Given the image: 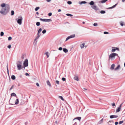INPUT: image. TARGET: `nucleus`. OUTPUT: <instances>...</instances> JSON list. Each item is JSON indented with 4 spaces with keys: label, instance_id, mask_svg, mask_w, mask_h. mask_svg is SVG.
Returning <instances> with one entry per match:
<instances>
[{
    "label": "nucleus",
    "instance_id": "cd10ccee",
    "mask_svg": "<svg viewBox=\"0 0 125 125\" xmlns=\"http://www.w3.org/2000/svg\"><path fill=\"white\" fill-rule=\"evenodd\" d=\"M24 76H25V75L24 74H23V75L20 74L19 76L18 77L20 78H22L23 77H24Z\"/></svg>",
    "mask_w": 125,
    "mask_h": 125
},
{
    "label": "nucleus",
    "instance_id": "a19ab883",
    "mask_svg": "<svg viewBox=\"0 0 125 125\" xmlns=\"http://www.w3.org/2000/svg\"><path fill=\"white\" fill-rule=\"evenodd\" d=\"M52 13L51 12H49L48 14V15L49 16H52Z\"/></svg>",
    "mask_w": 125,
    "mask_h": 125
},
{
    "label": "nucleus",
    "instance_id": "69168bd1",
    "mask_svg": "<svg viewBox=\"0 0 125 125\" xmlns=\"http://www.w3.org/2000/svg\"><path fill=\"white\" fill-rule=\"evenodd\" d=\"M63 81H64L66 80V79H62Z\"/></svg>",
    "mask_w": 125,
    "mask_h": 125
},
{
    "label": "nucleus",
    "instance_id": "052dcab7",
    "mask_svg": "<svg viewBox=\"0 0 125 125\" xmlns=\"http://www.w3.org/2000/svg\"><path fill=\"white\" fill-rule=\"evenodd\" d=\"M13 87V86H12L10 88V90H11V89H12Z\"/></svg>",
    "mask_w": 125,
    "mask_h": 125
},
{
    "label": "nucleus",
    "instance_id": "c85d7f7f",
    "mask_svg": "<svg viewBox=\"0 0 125 125\" xmlns=\"http://www.w3.org/2000/svg\"><path fill=\"white\" fill-rule=\"evenodd\" d=\"M11 16H13L14 15V10H12L11 11Z\"/></svg>",
    "mask_w": 125,
    "mask_h": 125
},
{
    "label": "nucleus",
    "instance_id": "4d7b16f0",
    "mask_svg": "<svg viewBox=\"0 0 125 125\" xmlns=\"http://www.w3.org/2000/svg\"><path fill=\"white\" fill-rule=\"evenodd\" d=\"M118 122H116L115 123V125H117L118 124Z\"/></svg>",
    "mask_w": 125,
    "mask_h": 125
},
{
    "label": "nucleus",
    "instance_id": "6ab92c4d",
    "mask_svg": "<svg viewBox=\"0 0 125 125\" xmlns=\"http://www.w3.org/2000/svg\"><path fill=\"white\" fill-rule=\"evenodd\" d=\"M10 96H11V97H12V96L16 97V94L14 93H11V94Z\"/></svg>",
    "mask_w": 125,
    "mask_h": 125
},
{
    "label": "nucleus",
    "instance_id": "7c9ffc66",
    "mask_svg": "<svg viewBox=\"0 0 125 125\" xmlns=\"http://www.w3.org/2000/svg\"><path fill=\"white\" fill-rule=\"evenodd\" d=\"M36 24L37 26H39L40 25V22H36Z\"/></svg>",
    "mask_w": 125,
    "mask_h": 125
},
{
    "label": "nucleus",
    "instance_id": "c756f323",
    "mask_svg": "<svg viewBox=\"0 0 125 125\" xmlns=\"http://www.w3.org/2000/svg\"><path fill=\"white\" fill-rule=\"evenodd\" d=\"M66 15L67 16L70 17H72L73 16V15L69 13H67L66 14Z\"/></svg>",
    "mask_w": 125,
    "mask_h": 125
},
{
    "label": "nucleus",
    "instance_id": "774afa93",
    "mask_svg": "<svg viewBox=\"0 0 125 125\" xmlns=\"http://www.w3.org/2000/svg\"><path fill=\"white\" fill-rule=\"evenodd\" d=\"M122 1L123 2H125V0H122Z\"/></svg>",
    "mask_w": 125,
    "mask_h": 125
},
{
    "label": "nucleus",
    "instance_id": "338daca9",
    "mask_svg": "<svg viewBox=\"0 0 125 125\" xmlns=\"http://www.w3.org/2000/svg\"><path fill=\"white\" fill-rule=\"evenodd\" d=\"M55 123L56 124H58V122H57V121H56L55 122Z\"/></svg>",
    "mask_w": 125,
    "mask_h": 125
},
{
    "label": "nucleus",
    "instance_id": "f03ea898",
    "mask_svg": "<svg viewBox=\"0 0 125 125\" xmlns=\"http://www.w3.org/2000/svg\"><path fill=\"white\" fill-rule=\"evenodd\" d=\"M9 103L11 105H13L14 104L15 105L18 104L19 103V99L16 97L11 98L9 100Z\"/></svg>",
    "mask_w": 125,
    "mask_h": 125
},
{
    "label": "nucleus",
    "instance_id": "a878e982",
    "mask_svg": "<svg viewBox=\"0 0 125 125\" xmlns=\"http://www.w3.org/2000/svg\"><path fill=\"white\" fill-rule=\"evenodd\" d=\"M100 13L101 14H104L105 13V11L104 10H101L100 11Z\"/></svg>",
    "mask_w": 125,
    "mask_h": 125
},
{
    "label": "nucleus",
    "instance_id": "864d4df0",
    "mask_svg": "<svg viewBox=\"0 0 125 125\" xmlns=\"http://www.w3.org/2000/svg\"><path fill=\"white\" fill-rule=\"evenodd\" d=\"M112 106L113 107L115 106V103H112Z\"/></svg>",
    "mask_w": 125,
    "mask_h": 125
},
{
    "label": "nucleus",
    "instance_id": "393cba45",
    "mask_svg": "<svg viewBox=\"0 0 125 125\" xmlns=\"http://www.w3.org/2000/svg\"><path fill=\"white\" fill-rule=\"evenodd\" d=\"M120 25L122 26H123L124 25V23L123 22H122V21H120Z\"/></svg>",
    "mask_w": 125,
    "mask_h": 125
},
{
    "label": "nucleus",
    "instance_id": "423d86ee",
    "mask_svg": "<svg viewBox=\"0 0 125 125\" xmlns=\"http://www.w3.org/2000/svg\"><path fill=\"white\" fill-rule=\"evenodd\" d=\"M40 21L44 22H49L52 21V20L50 19L40 18Z\"/></svg>",
    "mask_w": 125,
    "mask_h": 125
},
{
    "label": "nucleus",
    "instance_id": "4c0bfd02",
    "mask_svg": "<svg viewBox=\"0 0 125 125\" xmlns=\"http://www.w3.org/2000/svg\"><path fill=\"white\" fill-rule=\"evenodd\" d=\"M98 25V24L97 23H94L93 24V25L94 26H97Z\"/></svg>",
    "mask_w": 125,
    "mask_h": 125
},
{
    "label": "nucleus",
    "instance_id": "bb28decb",
    "mask_svg": "<svg viewBox=\"0 0 125 125\" xmlns=\"http://www.w3.org/2000/svg\"><path fill=\"white\" fill-rule=\"evenodd\" d=\"M113 49L112 50V52H114L116 51L115 49V47H112Z\"/></svg>",
    "mask_w": 125,
    "mask_h": 125
},
{
    "label": "nucleus",
    "instance_id": "f704fd0d",
    "mask_svg": "<svg viewBox=\"0 0 125 125\" xmlns=\"http://www.w3.org/2000/svg\"><path fill=\"white\" fill-rule=\"evenodd\" d=\"M40 36V35H39V34L37 33V36L35 38L37 39L39 38Z\"/></svg>",
    "mask_w": 125,
    "mask_h": 125
},
{
    "label": "nucleus",
    "instance_id": "9d476101",
    "mask_svg": "<svg viewBox=\"0 0 125 125\" xmlns=\"http://www.w3.org/2000/svg\"><path fill=\"white\" fill-rule=\"evenodd\" d=\"M46 83L49 87H51V85L50 82L49 80H47L46 81Z\"/></svg>",
    "mask_w": 125,
    "mask_h": 125
},
{
    "label": "nucleus",
    "instance_id": "f257e3e1",
    "mask_svg": "<svg viewBox=\"0 0 125 125\" xmlns=\"http://www.w3.org/2000/svg\"><path fill=\"white\" fill-rule=\"evenodd\" d=\"M0 6L2 8L0 13L3 15H5L9 11L10 8L8 4H6L4 3H2Z\"/></svg>",
    "mask_w": 125,
    "mask_h": 125
},
{
    "label": "nucleus",
    "instance_id": "bf43d9fd",
    "mask_svg": "<svg viewBox=\"0 0 125 125\" xmlns=\"http://www.w3.org/2000/svg\"><path fill=\"white\" fill-rule=\"evenodd\" d=\"M73 78H78V76H75Z\"/></svg>",
    "mask_w": 125,
    "mask_h": 125
},
{
    "label": "nucleus",
    "instance_id": "5701e85b",
    "mask_svg": "<svg viewBox=\"0 0 125 125\" xmlns=\"http://www.w3.org/2000/svg\"><path fill=\"white\" fill-rule=\"evenodd\" d=\"M117 4H118V3L115 4V5H113V6L111 7H110L111 9H113V8H115L116 6L117 5Z\"/></svg>",
    "mask_w": 125,
    "mask_h": 125
},
{
    "label": "nucleus",
    "instance_id": "1a4fd4ad",
    "mask_svg": "<svg viewBox=\"0 0 125 125\" xmlns=\"http://www.w3.org/2000/svg\"><path fill=\"white\" fill-rule=\"evenodd\" d=\"M86 3H87V2L85 1H79V4L80 5H82L83 4H85Z\"/></svg>",
    "mask_w": 125,
    "mask_h": 125
},
{
    "label": "nucleus",
    "instance_id": "4468645a",
    "mask_svg": "<svg viewBox=\"0 0 125 125\" xmlns=\"http://www.w3.org/2000/svg\"><path fill=\"white\" fill-rule=\"evenodd\" d=\"M121 108L119 107H118L116 110V112L117 113L120 112L121 109Z\"/></svg>",
    "mask_w": 125,
    "mask_h": 125
},
{
    "label": "nucleus",
    "instance_id": "0e129e2a",
    "mask_svg": "<svg viewBox=\"0 0 125 125\" xmlns=\"http://www.w3.org/2000/svg\"><path fill=\"white\" fill-rule=\"evenodd\" d=\"M51 0H47L46 1L47 2H50Z\"/></svg>",
    "mask_w": 125,
    "mask_h": 125
},
{
    "label": "nucleus",
    "instance_id": "13d9d810",
    "mask_svg": "<svg viewBox=\"0 0 125 125\" xmlns=\"http://www.w3.org/2000/svg\"><path fill=\"white\" fill-rule=\"evenodd\" d=\"M75 80L77 81H78L79 80V79H75Z\"/></svg>",
    "mask_w": 125,
    "mask_h": 125
},
{
    "label": "nucleus",
    "instance_id": "5fc2aeb1",
    "mask_svg": "<svg viewBox=\"0 0 125 125\" xmlns=\"http://www.w3.org/2000/svg\"><path fill=\"white\" fill-rule=\"evenodd\" d=\"M103 119H102L101 120V122H100V124H101V123H102L103 122Z\"/></svg>",
    "mask_w": 125,
    "mask_h": 125
},
{
    "label": "nucleus",
    "instance_id": "f8f14e48",
    "mask_svg": "<svg viewBox=\"0 0 125 125\" xmlns=\"http://www.w3.org/2000/svg\"><path fill=\"white\" fill-rule=\"evenodd\" d=\"M115 67V64H112L110 67V69L111 70H113L114 69V67Z\"/></svg>",
    "mask_w": 125,
    "mask_h": 125
},
{
    "label": "nucleus",
    "instance_id": "c03bdc74",
    "mask_svg": "<svg viewBox=\"0 0 125 125\" xmlns=\"http://www.w3.org/2000/svg\"><path fill=\"white\" fill-rule=\"evenodd\" d=\"M104 34H109V32L107 31H104Z\"/></svg>",
    "mask_w": 125,
    "mask_h": 125
},
{
    "label": "nucleus",
    "instance_id": "79ce46f5",
    "mask_svg": "<svg viewBox=\"0 0 125 125\" xmlns=\"http://www.w3.org/2000/svg\"><path fill=\"white\" fill-rule=\"evenodd\" d=\"M11 78H16V76L14 75H12L11 76Z\"/></svg>",
    "mask_w": 125,
    "mask_h": 125
},
{
    "label": "nucleus",
    "instance_id": "09e8293b",
    "mask_svg": "<svg viewBox=\"0 0 125 125\" xmlns=\"http://www.w3.org/2000/svg\"><path fill=\"white\" fill-rule=\"evenodd\" d=\"M83 90L84 91H86L87 90V89L84 88H83Z\"/></svg>",
    "mask_w": 125,
    "mask_h": 125
},
{
    "label": "nucleus",
    "instance_id": "8fccbe9b",
    "mask_svg": "<svg viewBox=\"0 0 125 125\" xmlns=\"http://www.w3.org/2000/svg\"><path fill=\"white\" fill-rule=\"evenodd\" d=\"M25 75L26 76H29V74L27 73H25Z\"/></svg>",
    "mask_w": 125,
    "mask_h": 125
},
{
    "label": "nucleus",
    "instance_id": "e433bc0d",
    "mask_svg": "<svg viewBox=\"0 0 125 125\" xmlns=\"http://www.w3.org/2000/svg\"><path fill=\"white\" fill-rule=\"evenodd\" d=\"M4 35V33L3 32L1 31L0 33V35L1 36H3Z\"/></svg>",
    "mask_w": 125,
    "mask_h": 125
},
{
    "label": "nucleus",
    "instance_id": "39448f33",
    "mask_svg": "<svg viewBox=\"0 0 125 125\" xmlns=\"http://www.w3.org/2000/svg\"><path fill=\"white\" fill-rule=\"evenodd\" d=\"M23 18L21 16H20L17 18V23L19 25H21L22 24V21Z\"/></svg>",
    "mask_w": 125,
    "mask_h": 125
},
{
    "label": "nucleus",
    "instance_id": "37998d69",
    "mask_svg": "<svg viewBox=\"0 0 125 125\" xmlns=\"http://www.w3.org/2000/svg\"><path fill=\"white\" fill-rule=\"evenodd\" d=\"M11 45H10H10H9L8 46H7L8 48L9 49H10V48H11Z\"/></svg>",
    "mask_w": 125,
    "mask_h": 125
},
{
    "label": "nucleus",
    "instance_id": "473e14b6",
    "mask_svg": "<svg viewBox=\"0 0 125 125\" xmlns=\"http://www.w3.org/2000/svg\"><path fill=\"white\" fill-rule=\"evenodd\" d=\"M45 54L46 55L47 57L48 58L49 57V55H48V52H46V53H45Z\"/></svg>",
    "mask_w": 125,
    "mask_h": 125
},
{
    "label": "nucleus",
    "instance_id": "3c124183",
    "mask_svg": "<svg viewBox=\"0 0 125 125\" xmlns=\"http://www.w3.org/2000/svg\"><path fill=\"white\" fill-rule=\"evenodd\" d=\"M24 54H22L21 56V58H22V59H23L24 58Z\"/></svg>",
    "mask_w": 125,
    "mask_h": 125
},
{
    "label": "nucleus",
    "instance_id": "e2e57ef3",
    "mask_svg": "<svg viewBox=\"0 0 125 125\" xmlns=\"http://www.w3.org/2000/svg\"><path fill=\"white\" fill-rule=\"evenodd\" d=\"M122 103L120 105H119V107H121H121H122Z\"/></svg>",
    "mask_w": 125,
    "mask_h": 125
},
{
    "label": "nucleus",
    "instance_id": "c9c22d12",
    "mask_svg": "<svg viewBox=\"0 0 125 125\" xmlns=\"http://www.w3.org/2000/svg\"><path fill=\"white\" fill-rule=\"evenodd\" d=\"M67 3L68 4L71 5L72 4V2L71 1H68L67 2Z\"/></svg>",
    "mask_w": 125,
    "mask_h": 125
},
{
    "label": "nucleus",
    "instance_id": "ddd939ff",
    "mask_svg": "<svg viewBox=\"0 0 125 125\" xmlns=\"http://www.w3.org/2000/svg\"><path fill=\"white\" fill-rule=\"evenodd\" d=\"M118 117V116L115 115H111L110 116V117L111 118H117Z\"/></svg>",
    "mask_w": 125,
    "mask_h": 125
},
{
    "label": "nucleus",
    "instance_id": "72a5a7b5",
    "mask_svg": "<svg viewBox=\"0 0 125 125\" xmlns=\"http://www.w3.org/2000/svg\"><path fill=\"white\" fill-rule=\"evenodd\" d=\"M40 9V7H36L35 9V11H37Z\"/></svg>",
    "mask_w": 125,
    "mask_h": 125
},
{
    "label": "nucleus",
    "instance_id": "49530a36",
    "mask_svg": "<svg viewBox=\"0 0 125 125\" xmlns=\"http://www.w3.org/2000/svg\"><path fill=\"white\" fill-rule=\"evenodd\" d=\"M62 47H60L58 49L59 51H61L62 50Z\"/></svg>",
    "mask_w": 125,
    "mask_h": 125
},
{
    "label": "nucleus",
    "instance_id": "aec40b11",
    "mask_svg": "<svg viewBox=\"0 0 125 125\" xmlns=\"http://www.w3.org/2000/svg\"><path fill=\"white\" fill-rule=\"evenodd\" d=\"M81 118L80 117H76L75 118H74L73 119V120L74 121L76 119H77L79 120H81Z\"/></svg>",
    "mask_w": 125,
    "mask_h": 125
},
{
    "label": "nucleus",
    "instance_id": "f3484780",
    "mask_svg": "<svg viewBox=\"0 0 125 125\" xmlns=\"http://www.w3.org/2000/svg\"><path fill=\"white\" fill-rule=\"evenodd\" d=\"M120 67V65H118L116 67L115 69V71H117L119 69Z\"/></svg>",
    "mask_w": 125,
    "mask_h": 125
},
{
    "label": "nucleus",
    "instance_id": "2f4dec72",
    "mask_svg": "<svg viewBox=\"0 0 125 125\" xmlns=\"http://www.w3.org/2000/svg\"><path fill=\"white\" fill-rule=\"evenodd\" d=\"M46 31L45 29L43 30L42 31V33L43 34H44L46 32Z\"/></svg>",
    "mask_w": 125,
    "mask_h": 125
},
{
    "label": "nucleus",
    "instance_id": "7ed1b4c3",
    "mask_svg": "<svg viewBox=\"0 0 125 125\" xmlns=\"http://www.w3.org/2000/svg\"><path fill=\"white\" fill-rule=\"evenodd\" d=\"M28 62L27 59H26L23 62V67L24 70L25 69V67L28 66Z\"/></svg>",
    "mask_w": 125,
    "mask_h": 125
},
{
    "label": "nucleus",
    "instance_id": "4be33fe9",
    "mask_svg": "<svg viewBox=\"0 0 125 125\" xmlns=\"http://www.w3.org/2000/svg\"><path fill=\"white\" fill-rule=\"evenodd\" d=\"M42 29L41 28H39L38 31L37 33L39 34L42 31Z\"/></svg>",
    "mask_w": 125,
    "mask_h": 125
},
{
    "label": "nucleus",
    "instance_id": "0eeeda50",
    "mask_svg": "<svg viewBox=\"0 0 125 125\" xmlns=\"http://www.w3.org/2000/svg\"><path fill=\"white\" fill-rule=\"evenodd\" d=\"M17 67L18 70H21V69L23 68V66H22L20 64H18V62L17 63Z\"/></svg>",
    "mask_w": 125,
    "mask_h": 125
},
{
    "label": "nucleus",
    "instance_id": "6e6d98bb",
    "mask_svg": "<svg viewBox=\"0 0 125 125\" xmlns=\"http://www.w3.org/2000/svg\"><path fill=\"white\" fill-rule=\"evenodd\" d=\"M18 62L19 63H18V64H21V62L20 61H19Z\"/></svg>",
    "mask_w": 125,
    "mask_h": 125
},
{
    "label": "nucleus",
    "instance_id": "2eb2a0df",
    "mask_svg": "<svg viewBox=\"0 0 125 125\" xmlns=\"http://www.w3.org/2000/svg\"><path fill=\"white\" fill-rule=\"evenodd\" d=\"M88 3H89L90 5H91L92 6H93L94 5V3L93 1H92Z\"/></svg>",
    "mask_w": 125,
    "mask_h": 125
},
{
    "label": "nucleus",
    "instance_id": "a211bd4d",
    "mask_svg": "<svg viewBox=\"0 0 125 125\" xmlns=\"http://www.w3.org/2000/svg\"><path fill=\"white\" fill-rule=\"evenodd\" d=\"M108 0H102L99 2V3L101 2L102 3H105Z\"/></svg>",
    "mask_w": 125,
    "mask_h": 125
},
{
    "label": "nucleus",
    "instance_id": "a18cd8bd",
    "mask_svg": "<svg viewBox=\"0 0 125 125\" xmlns=\"http://www.w3.org/2000/svg\"><path fill=\"white\" fill-rule=\"evenodd\" d=\"M123 121H119V124H120L122 123L123 122Z\"/></svg>",
    "mask_w": 125,
    "mask_h": 125
},
{
    "label": "nucleus",
    "instance_id": "ea45409f",
    "mask_svg": "<svg viewBox=\"0 0 125 125\" xmlns=\"http://www.w3.org/2000/svg\"><path fill=\"white\" fill-rule=\"evenodd\" d=\"M55 82L56 84L58 85H59V82L58 81H56Z\"/></svg>",
    "mask_w": 125,
    "mask_h": 125
},
{
    "label": "nucleus",
    "instance_id": "680f3d73",
    "mask_svg": "<svg viewBox=\"0 0 125 125\" xmlns=\"http://www.w3.org/2000/svg\"><path fill=\"white\" fill-rule=\"evenodd\" d=\"M61 11V10L60 9H59L58 10V12H60Z\"/></svg>",
    "mask_w": 125,
    "mask_h": 125
},
{
    "label": "nucleus",
    "instance_id": "dca6fc26",
    "mask_svg": "<svg viewBox=\"0 0 125 125\" xmlns=\"http://www.w3.org/2000/svg\"><path fill=\"white\" fill-rule=\"evenodd\" d=\"M63 50L65 53L67 52L68 51V50L66 48H64L63 49Z\"/></svg>",
    "mask_w": 125,
    "mask_h": 125
},
{
    "label": "nucleus",
    "instance_id": "9b49d317",
    "mask_svg": "<svg viewBox=\"0 0 125 125\" xmlns=\"http://www.w3.org/2000/svg\"><path fill=\"white\" fill-rule=\"evenodd\" d=\"M91 7L94 10H98V9H97V6L95 5H94L93 6H91Z\"/></svg>",
    "mask_w": 125,
    "mask_h": 125
},
{
    "label": "nucleus",
    "instance_id": "6e6552de",
    "mask_svg": "<svg viewBox=\"0 0 125 125\" xmlns=\"http://www.w3.org/2000/svg\"><path fill=\"white\" fill-rule=\"evenodd\" d=\"M75 37V34H73L72 35L70 36H68L66 39L65 40V41H67L69 39L73 38Z\"/></svg>",
    "mask_w": 125,
    "mask_h": 125
},
{
    "label": "nucleus",
    "instance_id": "58836bf2",
    "mask_svg": "<svg viewBox=\"0 0 125 125\" xmlns=\"http://www.w3.org/2000/svg\"><path fill=\"white\" fill-rule=\"evenodd\" d=\"M12 39V38L11 36H9L8 38V40L9 41H10Z\"/></svg>",
    "mask_w": 125,
    "mask_h": 125
},
{
    "label": "nucleus",
    "instance_id": "de8ad7c7",
    "mask_svg": "<svg viewBox=\"0 0 125 125\" xmlns=\"http://www.w3.org/2000/svg\"><path fill=\"white\" fill-rule=\"evenodd\" d=\"M115 48L116 50H117L118 51H119V49L118 48V47H115Z\"/></svg>",
    "mask_w": 125,
    "mask_h": 125
},
{
    "label": "nucleus",
    "instance_id": "603ef678",
    "mask_svg": "<svg viewBox=\"0 0 125 125\" xmlns=\"http://www.w3.org/2000/svg\"><path fill=\"white\" fill-rule=\"evenodd\" d=\"M36 85L38 87H39V84L38 83H36Z\"/></svg>",
    "mask_w": 125,
    "mask_h": 125
},
{
    "label": "nucleus",
    "instance_id": "20e7f679",
    "mask_svg": "<svg viewBox=\"0 0 125 125\" xmlns=\"http://www.w3.org/2000/svg\"><path fill=\"white\" fill-rule=\"evenodd\" d=\"M117 55H118V54L115 53H111L109 56V60L110 59H112L113 58H115V56Z\"/></svg>",
    "mask_w": 125,
    "mask_h": 125
},
{
    "label": "nucleus",
    "instance_id": "412c9836",
    "mask_svg": "<svg viewBox=\"0 0 125 125\" xmlns=\"http://www.w3.org/2000/svg\"><path fill=\"white\" fill-rule=\"evenodd\" d=\"M85 44V43H83L82 44L80 45V47L82 49L83 48H84Z\"/></svg>",
    "mask_w": 125,
    "mask_h": 125
},
{
    "label": "nucleus",
    "instance_id": "b1692460",
    "mask_svg": "<svg viewBox=\"0 0 125 125\" xmlns=\"http://www.w3.org/2000/svg\"><path fill=\"white\" fill-rule=\"evenodd\" d=\"M58 97L59 98H60V99H61L62 101H64V100L62 96H59Z\"/></svg>",
    "mask_w": 125,
    "mask_h": 125
}]
</instances>
